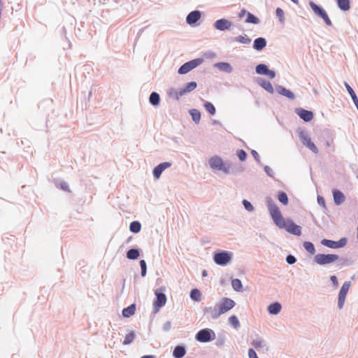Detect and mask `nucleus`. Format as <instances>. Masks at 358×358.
I'll return each instance as SVG.
<instances>
[{
  "label": "nucleus",
  "mask_w": 358,
  "mask_h": 358,
  "mask_svg": "<svg viewBox=\"0 0 358 358\" xmlns=\"http://www.w3.org/2000/svg\"><path fill=\"white\" fill-rule=\"evenodd\" d=\"M268 210L274 223L279 228L285 229L287 232L296 236L301 234V227L296 225L290 220H285L276 204L269 203Z\"/></svg>",
  "instance_id": "obj_1"
},
{
  "label": "nucleus",
  "mask_w": 358,
  "mask_h": 358,
  "mask_svg": "<svg viewBox=\"0 0 358 358\" xmlns=\"http://www.w3.org/2000/svg\"><path fill=\"white\" fill-rule=\"evenodd\" d=\"M235 306V302L229 298H224L222 302L213 308H210V316L213 319L218 318L221 315L228 312Z\"/></svg>",
  "instance_id": "obj_2"
},
{
  "label": "nucleus",
  "mask_w": 358,
  "mask_h": 358,
  "mask_svg": "<svg viewBox=\"0 0 358 358\" xmlns=\"http://www.w3.org/2000/svg\"><path fill=\"white\" fill-rule=\"evenodd\" d=\"M197 87L196 82L192 81L185 85V87L178 90L175 88H171L168 92V95L170 98L179 100L180 98L185 94L194 91Z\"/></svg>",
  "instance_id": "obj_3"
},
{
  "label": "nucleus",
  "mask_w": 358,
  "mask_h": 358,
  "mask_svg": "<svg viewBox=\"0 0 358 358\" xmlns=\"http://www.w3.org/2000/svg\"><path fill=\"white\" fill-rule=\"evenodd\" d=\"M339 259L338 255L334 254H317L314 257V261L319 265H325L333 263Z\"/></svg>",
  "instance_id": "obj_4"
},
{
  "label": "nucleus",
  "mask_w": 358,
  "mask_h": 358,
  "mask_svg": "<svg viewBox=\"0 0 358 358\" xmlns=\"http://www.w3.org/2000/svg\"><path fill=\"white\" fill-rule=\"evenodd\" d=\"M208 163L212 169L222 171L224 173L229 172V167L224 164L222 159L218 156L211 157Z\"/></svg>",
  "instance_id": "obj_5"
},
{
  "label": "nucleus",
  "mask_w": 358,
  "mask_h": 358,
  "mask_svg": "<svg viewBox=\"0 0 358 358\" xmlns=\"http://www.w3.org/2000/svg\"><path fill=\"white\" fill-rule=\"evenodd\" d=\"M201 62L202 60L201 59H195L188 62H186L180 67V69H178V73L180 74H185L190 71L191 70H192L193 69L196 68L199 64H201Z\"/></svg>",
  "instance_id": "obj_6"
},
{
  "label": "nucleus",
  "mask_w": 358,
  "mask_h": 358,
  "mask_svg": "<svg viewBox=\"0 0 358 358\" xmlns=\"http://www.w3.org/2000/svg\"><path fill=\"white\" fill-rule=\"evenodd\" d=\"M299 138L303 143V144L306 146L309 150H310L313 152L317 154L318 152V149L316 145L312 142L310 138L308 136L307 134L304 131H301L299 133Z\"/></svg>",
  "instance_id": "obj_7"
},
{
  "label": "nucleus",
  "mask_w": 358,
  "mask_h": 358,
  "mask_svg": "<svg viewBox=\"0 0 358 358\" xmlns=\"http://www.w3.org/2000/svg\"><path fill=\"white\" fill-rule=\"evenodd\" d=\"M351 283L350 282H345L342 285L341 290L338 294V306L341 309L343 308V304L345 303L346 295L349 291V289L350 287Z\"/></svg>",
  "instance_id": "obj_8"
},
{
  "label": "nucleus",
  "mask_w": 358,
  "mask_h": 358,
  "mask_svg": "<svg viewBox=\"0 0 358 358\" xmlns=\"http://www.w3.org/2000/svg\"><path fill=\"white\" fill-rule=\"evenodd\" d=\"M321 243L326 247L336 249L344 247L347 243V239L343 238L338 241L323 239Z\"/></svg>",
  "instance_id": "obj_9"
},
{
  "label": "nucleus",
  "mask_w": 358,
  "mask_h": 358,
  "mask_svg": "<svg viewBox=\"0 0 358 358\" xmlns=\"http://www.w3.org/2000/svg\"><path fill=\"white\" fill-rule=\"evenodd\" d=\"M213 259L217 264L226 265L230 262L231 256L227 252H222L216 253L214 255Z\"/></svg>",
  "instance_id": "obj_10"
},
{
  "label": "nucleus",
  "mask_w": 358,
  "mask_h": 358,
  "mask_svg": "<svg viewBox=\"0 0 358 358\" xmlns=\"http://www.w3.org/2000/svg\"><path fill=\"white\" fill-rule=\"evenodd\" d=\"M212 333L213 334V331L209 329H202L196 334V338L199 342H208L213 340V338H211Z\"/></svg>",
  "instance_id": "obj_11"
},
{
  "label": "nucleus",
  "mask_w": 358,
  "mask_h": 358,
  "mask_svg": "<svg viewBox=\"0 0 358 358\" xmlns=\"http://www.w3.org/2000/svg\"><path fill=\"white\" fill-rule=\"evenodd\" d=\"M157 300L153 302V306L155 309V312L159 311L160 308L166 304V296L163 293L156 292Z\"/></svg>",
  "instance_id": "obj_12"
},
{
  "label": "nucleus",
  "mask_w": 358,
  "mask_h": 358,
  "mask_svg": "<svg viewBox=\"0 0 358 358\" xmlns=\"http://www.w3.org/2000/svg\"><path fill=\"white\" fill-rule=\"evenodd\" d=\"M171 164L169 162H163L157 165L153 170V175L155 178H159L162 173L166 169L169 168Z\"/></svg>",
  "instance_id": "obj_13"
},
{
  "label": "nucleus",
  "mask_w": 358,
  "mask_h": 358,
  "mask_svg": "<svg viewBox=\"0 0 358 358\" xmlns=\"http://www.w3.org/2000/svg\"><path fill=\"white\" fill-rule=\"evenodd\" d=\"M296 113L305 122H309L313 118V113L311 111L303 108L298 109Z\"/></svg>",
  "instance_id": "obj_14"
},
{
  "label": "nucleus",
  "mask_w": 358,
  "mask_h": 358,
  "mask_svg": "<svg viewBox=\"0 0 358 358\" xmlns=\"http://www.w3.org/2000/svg\"><path fill=\"white\" fill-rule=\"evenodd\" d=\"M214 26L217 29L223 31L230 28L231 23L225 19H220L215 22Z\"/></svg>",
  "instance_id": "obj_15"
},
{
  "label": "nucleus",
  "mask_w": 358,
  "mask_h": 358,
  "mask_svg": "<svg viewBox=\"0 0 358 358\" xmlns=\"http://www.w3.org/2000/svg\"><path fill=\"white\" fill-rule=\"evenodd\" d=\"M201 18V13L199 10H194L188 14L186 20L189 24L196 22Z\"/></svg>",
  "instance_id": "obj_16"
},
{
  "label": "nucleus",
  "mask_w": 358,
  "mask_h": 358,
  "mask_svg": "<svg viewBox=\"0 0 358 358\" xmlns=\"http://www.w3.org/2000/svg\"><path fill=\"white\" fill-rule=\"evenodd\" d=\"M266 45V41L265 38L259 37L255 40L253 47L257 50H262Z\"/></svg>",
  "instance_id": "obj_17"
},
{
  "label": "nucleus",
  "mask_w": 358,
  "mask_h": 358,
  "mask_svg": "<svg viewBox=\"0 0 358 358\" xmlns=\"http://www.w3.org/2000/svg\"><path fill=\"white\" fill-rule=\"evenodd\" d=\"M333 195H334V202L337 205H340L345 201L344 194L338 190H334L333 192Z\"/></svg>",
  "instance_id": "obj_18"
},
{
  "label": "nucleus",
  "mask_w": 358,
  "mask_h": 358,
  "mask_svg": "<svg viewBox=\"0 0 358 358\" xmlns=\"http://www.w3.org/2000/svg\"><path fill=\"white\" fill-rule=\"evenodd\" d=\"M186 353L185 348L183 346L178 345L175 348L173 355L175 358H181Z\"/></svg>",
  "instance_id": "obj_19"
},
{
  "label": "nucleus",
  "mask_w": 358,
  "mask_h": 358,
  "mask_svg": "<svg viewBox=\"0 0 358 358\" xmlns=\"http://www.w3.org/2000/svg\"><path fill=\"white\" fill-rule=\"evenodd\" d=\"M268 310L271 314L276 315L281 310V305L278 302L271 303L268 307Z\"/></svg>",
  "instance_id": "obj_20"
},
{
  "label": "nucleus",
  "mask_w": 358,
  "mask_h": 358,
  "mask_svg": "<svg viewBox=\"0 0 358 358\" xmlns=\"http://www.w3.org/2000/svg\"><path fill=\"white\" fill-rule=\"evenodd\" d=\"M338 8L343 10L347 11L350 8V3L349 0H336Z\"/></svg>",
  "instance_id": "obj_21"
},
{
  "label": "nucleus",
  "mask_w": 358,
  "mask_h": 358,
  "mask_svg": "<svg viewBox=\"0 0 358 358\" xmlns=\"http://www.w3.org/2000/svg\"><path fill=\"white\" fill-rule=\"evenodd\" d=\"M136 306L134 304H132L127 308H125L122 310V315L125 317H129L135 313Z\"/></svg>",
  "instance_id": "obj_22"
},
{
  "label": "nucleus",
  "mask_w": 358,
  "mask_h": 358,
  "mask_svg": "<svg viewBox=\"0 0 358 358\" xmlns=\"http://www.w3.org/2000/svg\"><path fill=\"white\" fill-rule=\"evenodd\" d=\"M278 92L280 94L285 96L289 99H294L295 98L294 93L285 87H280L278 89Z\"/></svg>",
  "instance_id": "obj_23"
},
{
  "label": "nucleus",
  "mask_w": 358,
  "mask_h": 358,
  "mask_svg": "<svg viewBox=\"0 0 358 358\" xmlns=\"http://www.w3.org/2000/svg\"><path fill=\"white\" fill-rule=\"evenodd\" d=\"M345 86L348 92V93L350 94L352 100H353V102L355 104L357 110H358V98L357 97L354 90H352V88L348 85V83H347L346 82L345 83Z\"/></svg>",
  "instance_id": "obj_24"
},
{
  "label": "nucleus",
  "mask_w": 358,
  "mask_h": 358,
  "mask_svg": "<svg viewBox=\"0 0 358 358\" xmlns=\"http://www.w3.org/2000/svg\"><path fill=\"white\" fill-rule=\"evenodd\" d=\"M309 4L314 13L320 17L325 12L323 8H320L313 1H310Z\"/></svg>",
  "instance_id": "obj_25"
},
{
  "label": "nucleus",
  "mask_w": 358,
  "mask_h": 358,
  "mask_svg": "<svg viewBox=\"0 0 358 358\" xmlns=\"http://www.w3.org/2000/svg\"><path fill=\"white\" fill-rule=\"evenodd\" d=\"M129 229L133 233H138L141 229V224L139 222L134 221L130 224Z\"/></svg>",
  "instance_id": "obj_26"
},
{
  "label": "nucleus",
  "mask_w": 358,
  "mask_h": 358,
  "mask_svg": "<svg viewBox=\"0 0 358 358\" xmlns=\"http://www.w3.org/2000/svg\"><path fill=\"white\" fill-rule=\"evenodd\" d=\"M190 297L195 301H199L201 299V292L197 289H194L190 292Z\"/></svg>",
  "instance_id": "obj_27"
},
{
  "label": "nucleus",
  "mask_w": 358,
  "mask_h": 358,
  "mask_svg": "<svg viewBox=\"0 0 358 358\" xmlns=\"http://www.w3.org/2000/svg\"><path fill=\"white\" fill-rule=\"evenodd\" d=\"M139 257V252L137 249H131L127 252V257L129 259H136Z\"/></svg>",
  "instance_id": "obj_28"
},
{
  "label": "nucleus",
  "mask_w": 358,
  "mask_h": 358,
  "mask_svg": "<svg viewBox=\"0 0 358 358\" xmlns=\"http://www.w3.org/2000/svg\"><path fill=\"white\" fill-rule=\"evenodd\" d=\"M231 285L234 290H236L237 292L242 291V287H243L242 282L239 279H238V278L234 279L231 282Z\"/></svg>",
  "instance_id": "obj_29"
},
{
  "label": "nucleus",
  "mask_w": 358,
  "mask_h": 358,
  "mask_svg": "<svg viewBox=\"0 0 358 358\" xmlns=\"http://www.w3.org/2000/svg\"><path fill=\"white\" fill-rule=\"evenodd\" d=\"M150 102L153 106H157L159 103V95L156 92H152L150 96Z\"/></svg>",
  "instance_id": "obj_30"
},
{
  "label": "nucleus",
  "mask_w": 358,
  "mask_h": 358,
  "mask_svg": "<svg viewBox=\"0 0 358 358\" xmlns=\"http://www.w3.org/2000/svg\"><path fill=\"white\" fill-rule=\"evenodd\" d=\"M268 70L266 65L261 64L256 66V72L260 75H265Z\"/></svg>",
  "instance_id": "obj_31"
},
{
  "label": "nucleus",
  "mask_w": 358,
  "mask_h": 358,
  "mask_svg": "<svg viewBox=\"0 0 358 358\" xmlns=\"http://www.w3.org/2000/svg\"><path fill=\"white\" fill-rule=\"evenodd\" d=\"M304 248L311 255H315V248L314 245L311 242H305L303 243Z\"/></svg>",
  "instance_id": "obj_32"
},
{
  "label": "nucleus",
  "mask_w": 358,
  "mask_h": 358,
  "mask_svg": "<svg viewBox=\"0 0 358 358\" xmlns=\"http://www.w3.org/2000/svg\"><path fill=\"white\" fill-rule=\"evenodd\" d=\"M135 338V334L134 331H131L129 334H127L124 340L123 341V345H128L130 344Z\"/></svg>",
  "instance_id": "obj_33"
},
{
  "label": "nucleus",
  "mask_w": 358,
  "mask_h": 358,
  "mask_svg": "<svg viewBox=\"0 0 358 358\" xmlns=\"http://www.w3.org/2000/svg\"><path fill=\"white\" fill-rule=\"evenodd\" d=\"M245 22L247 23H252L257 24L259 22V20L254 15L250 13H247V18L245 20Z\"/></svg>",
  "instance_id": "obj_34"
},
{
  "label": "nucleus",
  "mask_w": 358,
  "mask_h": 358,
  "mask_svg": "<svg viewBox=\"0 0 358 358\" xmlns=\"http://www.w3.org/2000/svg\"><path fill=\"white\" fill-rule=\"evenodd\" d=\"M261 86L265 90H266L267 92H270V93H273V85L272 84L268 82V81H265L264 80L262 83H261Z\"/></svg>",
  "instance_id": "obj_35"
},
{
  "label": "nucleus",
  "mask_w": 358,
  "mask_h": 358,
  "mask_svg": "<svg viewBox=\"0 0 358 358\" xmlns=\"http://www.w3.org/2000/svg\"><path fill=\"white\" fill-rule=\"evenodd\" d=\"M278 198L279 201L283 205H287L288 203V197L284 192H280L278 194Z\"/></svg>",
  "instance_id": "obj_36"
},
{
  "label": "nucleus",
  "mask_w": 358,
  "mask_h": 358,
  "mask_svg": "<svg viewBox=\"0 0 358 358\" xmlns=\"http://www.w3.org/2000/svg\"><path fill=\"white\" fill-rule=\"evenodd\" d=\"M204 107L210 115H213L215 113V108L210 102L206 101L204 103Z\"/></svg>",
  "instance_id": "obj_37"
},
{
  "label": "nucleus",
  "mask_w": 358,
  "mask_h": 358,
  "mask_svg": "<svg viewBox=\"0 0 358 358\" xmlns=\"http://www.w3.org/2000/svg\"><path fill=\"white\" fill-rule=\"evenodd\" d=\"M229 323L234 327L238 328L240 326L239 321L236 315H232L229 318Z\"/></svg>",
  "instance_id": "obj_38"
},
{
  "label": "nucleus",
  "mask_w": 358,
  "mask_h": 358,
  "mask_svg": "<svg viewBox=\"0 0 358 358\" xmlns=\"http://www.w3.org/2000/svg\"><path fill=\"white\" fill-rule=\"evenodd\" d=\"M236 41L243 44H248L251 41L247 36H238L236 37Z\"/></svg>",
  "instance_id": "obj_39"
},
{
  "label": "nucleus",
  "mask_w": 358,
  "mask_h": 358,
  "mask_svg": "<svg viewBox=\"0 0 358 358\" xmlns=\"http://www.w3.org/2000/svg\"><path fill=\"white\" fill-rule=\"evenodd\" d=\"M191 115L194 121H195L196 122H199L201 118V114L198 110H192L191 112Z\"/></svg>",
  "instance_id": "obj_40"
},
{
  "label": "nucleus",
  "mask_w": 358,
  "mask_h": 358,
  "mask_svg": "<svg viewBox=\"0 0 358 358\" xmlns=\"http://www.w3.org/2000/svg\"><path fill=\"white\" fill-rule=\"evenodd\" d=\"M237 156L241 161H245L247 157V154L243 150H239L237 151Z\"/></svg>",
  "instance_id": "obj_41"
},
{
  "label": "nucleus",
  "mask_w": 358,
  "mask_h": 358,
  "mask_svg": "<svg viewBox=\"0 0 358 358\" xmlns=\"http://www.w3.org/2000/svg\"><path fill=\"white\" fill-rule=\"evenodd\" d=\"M140 266H141V275L145 276L146 274V269H147L146 263H145V260L142 259L140 261Z\"/></svg>",
  "instance_id": "obj_42"
},
{
  "label": "nucleus",
  "mask_w": 358,
  "mask_h": 358,
  "mask_svg": "<svg viewBox=\"0 0 358 358\" xmlns=\"http://www.w3.org/2000/svg\"><path fill=\"white\" fill-rule=\"evenodd\" d=\"M243 204L247 210L250 212L253 210V206L248 201L244 199L243 201Z\"/></svg>",
  "instance_id": "obj_43"
},
{
  "label": "nucleus",
  "mask_w": 358,
  "mask_h": 358,
  "mask_svg": "<svg viewBox=\"0 0 358 358\" xmlns=\"http://www.w3.org/2000/svg\"><path fill=\"white\" fill-rule=\"evenodd\" d=\"M276 15L280 19V22L284 21V12L280 8L276 9Z\"/></svg>",
  "instance_id": "obj_44"
},
{
  "label": "nucleus",
  "mask_w": 358,
  "mask_h": 358,
  "mask_svg": "<svg viewBox=\"0 0 358 358\" xmlns=\"http://www.w3.org/2000/svg\"><path fill=\"white\" fill-rule=\"evenodd\" d=\"M320 17L324 20V21L325 22V23L328 26H331L332 24H331V21L329 19V17L328 15L327 14L326 11Z\"/></svg>",
  "instance_id": "obj_45"
},
{
  "label": "nucleus",
  "mask_w": 358,
  "mask_h": 358,
  "mask_svg": "<svg viewBox=\"0 0 358 358\" xmlns=\"http://www.w3.org/2000/svg\"><path fill=\"white\" fill-rule=\"evenodd\" d=\"M320 17L324 20V21L325 22V23L328 26H331L332 24H331V21L329 19V17L328 15L327 14L326 11Z\"/></svg>",
  "instance_id": "obj_46"
},
{
  "label": "nucleus",
  "mask_w": 358,
  "mask_h": 358,
  "mask_svg": "<svg viewBox=\"0 0 358 358\" xmlns=\"http://www.w3.org/2000/svg\"><path fill=\"white\" fill-rule=\"evenodd\" d=\"M252 345L255 348H262L263 346V341L262 340H257V341H254L252 343Z\"/></svg>",
  "instance_id": "obj_47"
},
{
  "label": "nucleus",
  "mask_w": 358,
  "mask_h": 358,
  "mask_svg": "<svg viewBox=\"0 0 358 358\" xmlns=\"http://www.w3.org/2000/svg\"><path fill=\"white\" fill-rule=\"evenodd\" d=\"M287 262L289 264H294L296 262V258L292 255H288L287 257Z\"/></svg>",
  "instance_id": "obj_48"
},
{
  "label": "nucleus",
  "mask_w": 358,
  "mask_h": 358,
  "mask_svg": "<svg viewBox=\"0 0 358 358\" xmlns=\"http://www.w3.org/2000/svg\"><path fill=\"white\" fill-rule=\"evenodd\" d=\"M248 356L250 358H258L255 351L253 349L248 350Z\"/></svg>",
  "instance_id": "obj_49"
},
{
  "label": "nucleus",
  "mask_w": 358,
  "mask_h": 358,
  "mask_svg": "<svg viewBox=\"0 0 358 358\" xmlns=\"http://www.w3.org/2000/svg\"><path fill=\"white\" fill-rule=\"evenodd\" d=\"M265 75L268 76L270 78H274L275 73V71L268 69Z\"/></svg>",
  "instance_id": "obj_50"
},
{
  "label": "nucleus",
  "mask_w": 358,
  "mask_h": 358,
  "mask_svg": "<svg viewBox=\"0 0 358 358\" xmlns=\"http://www.w3.org/2000/svg\"><path fill=\"white\" fill-rule=\"evenodd\" d=\"M331 280L332 281V282L334 283V285L335 286H338V282L336 276H335V275L331 276Z\"/></svg>",
  "instance_id": "obj_51"
},
{
  "label": "nucleus",
  "mask_w": 358,
  "mask_h": 358,
  "mask_svg": "<svg viewBox=\"0 0 358 358\" xmlns=\"http://www.w3.org/2000/svg\"><path fill=\"white\" fill-rule=\"evenodd\" d=\"M62 188L64 189V190H66V191H69V185L66 182H64L62 184Z\"/></svg>",
  "instance_id": "obj_52"
},
{
  "label": "nucleus",
  "mask_w": 358,
  "mask_h": 358,
  "mask_svg": "<svg viewBox=\"0 0 358 358\" xmlns=\"http://www.w3.org/2000/svg\"><path fill=\"white\" fill-rule=\"evenodd\" d=\"M246 13V10L245 9H243L241 10V12L238 14V17L240 18H242Z\"/></svg>",
  "instance_id": "obj_53"
},
{
  "label": "nucleus",
  "mask_w": 358,
  "mask_h": 358,
  "mask_svg": "<svg viewBox=\"0 0 358 358\" xmlns=\"http://www.w3.org/2000/svg\"><path fill=\"white\" fill-rule=\"evenodd\" d=\"M252 154L253 157L255 159H258L259 158V155H258V153L255 150H252Z\"/></svg>",
  "instance_id": "obj_54"
},
{
  "label": "nucleus",
  "mask_w": 358,
  "mask_h": 358,
  "mask_svg": "<svg viewBox=\"0 0 358 358\" xmlns=\"http://www.w3.org/2000/svg\"><path fill=\"white\" fill-rule=\"evenodd\" d=\"M141 358H155V357L153 355H144Z\"/></svg>",
  "instance_id": "obj_55"
},
{
  "label": "nucleus",
  "mask_w": 358,
  "mask_h": 358,
  "mask_svg": "<svg viewBox=\"0 0 358 358\" xmlns=\"http://www.w3.org/2000/svg\"><path fill=\"white\" fill-rule=\"evenodd\" d=\"M202 275L203 276H206L207 275V271L206 270H204L203 272H202Z\"/></svg>",
  "instance_id": "obj_56"
},
{
  "label": "nucleus",
  "mask_w": 358,
  "mask_h": 358,
  "mask_svg": "<svg viewBox=\"0 0 358 358\" xmlns=\"http://www.w3.org/2000/svg\"><path fill=\"white\" fill-rule=\"evenodd\" d=\"M292 2L295 3H299V1L298 0H291Z\"/></svg>",
  "instance_id": "obj_57"
},
{
  "label": "nucleus",
  "mask_w": 358,
  "mask_h": 358,
  "mask_svg": "<svg viewBox=\"0 0 358 358\" xmlns=\"http://www.w3.org/2000/svg\"><path fill=\"white\" fill-rule=\"evenodd\" d=\"M1 10H2V5H0V13H1Z\"/></svg>",
  "instance_id": "obj_58"
},
{
  "label": "nucleus",
  "mask_w": 358,
  "mask_h": 358,
  "mask_svg": "<svg viewBox=\"0 0 358 358\" xmlns=\"http://www.w3.org/2000/svg\"><path fill=\"white\" fill-rule=\"evenodd\" d=\"M222 64H223V65L229 66V64H227V63H222Z\"/></svg>",
  "instance_id": "obj_59"
},
{
  "label": "nucleus",
  "mask_w": 358,
  "mask_h": 358,
  "mask_svg": "<svg viewBox=\"0 0 358 358\" xmlns=\"http://www.w3.org/2000/svg\"><path fill=\"white\" fill-rule=\"evenodd\" d=\"M0 5H2V2H1V0H0Z\"/></svg>",
  "instance_id": "obj_60"
}]
</instances>
